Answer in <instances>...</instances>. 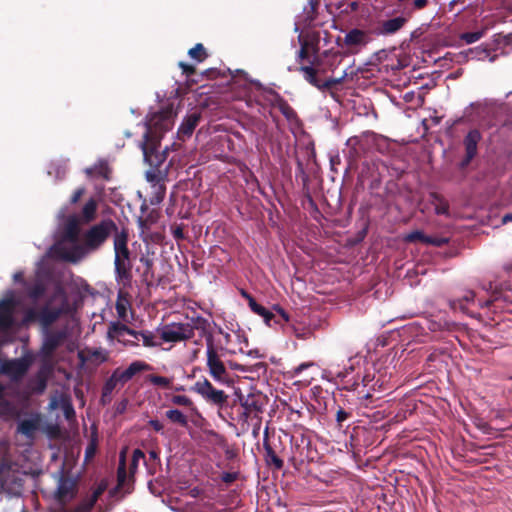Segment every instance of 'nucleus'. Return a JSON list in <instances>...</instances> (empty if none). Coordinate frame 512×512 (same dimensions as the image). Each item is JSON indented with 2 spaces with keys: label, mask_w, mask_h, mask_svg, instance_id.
I'll list each match as a JSON object with an SVG mask.
<instances>
[{
  "label": "nucleus",
  "mask_w": 512,
  "mask_h": 512,
  "mask_svg": "<svg viewBox=\"0 0 512 512\" xmlns=\"http://www.w3.org/2000/svg\"><path fill=\"white\" fill-rule=\"evenodd\" d=\"M201 119V113L194 111L188 114L178 128V137L181 140L189 138Z\"/></svg>",
  "instance_id": "f3484780"
},
{
  "label": "nucleus",
  "mask_w": 512,
  "mask_h": 512,
  "mask_svg": "<svg viewBox=\"0 0 512 512\" xmlns=\"http://www.w3.org/2000/svg\"><path fill=\"white\" fill-rule=\"evenodd\" d=\"M206 354L207 367L209 369L211 377L216 381H221L223 377L226 375L227 370L217 353L214 343H210L209 339Z\"/></svg>",
  "instance_id": "9b49d317"
},
{
  "label": "nucleus",
  "mask_w": 512,
  "mask_h": 512,
  "mask_svg": "<svg viewBox=\"0 0 512 512\" xmlns=\"http://www.w3.org/2000/svg\"><path fill=\"white\" fill-rule=\"evenodd\" d=\"M53 373V367L48 363H43L36 374L31 377L27 383V389L30 394L41 395L47 388L48 379Z\"/></svg>",
  "instance_id": "1a4fd4ad"
},
{
  "label": "nucleus",
  "mask_w": 512,
  "mask_h": 512,
  "mask_svg": "<svg viewBox=\"0 0 512 512\" xmlns=\"http://www.w3.org/2000/svg\"><path fill=\"white\" fill-rule=\"evenodd\" d=\"M65 312L64 305L51 307L45 304L40 309L28 308L23 316V323L30 324L38 322L43 328L48 329Z\"/></svg>",
  "instance_id": "39448f33"
},
{
  "label": "nucleus",
  "mask_w": 512,
  "mask_h": 512,
  "mask_svg": "<svg viewBox=\"0 0 512 512\" xmlns=\"http://www.w3.org/2000/svg\"><path fill=\"white\" fill-rule=\"evenodd\" d=\"M471 58L477 60H486L493 61L495 56H491V50L487 47H477L475 49L469 50Z\"/></svg>",
  "instance_id": "e433bc0d"
},
{
  "label": "nucleus",
  "mask_w": 512,
  "mask_h": 512,
  "mask_svg": "<svg viewBox=\"0 0 512 512\" xmlns=\"http://www.w3.org/2000/svg\"><path fill=\"white\" fill-rule=\"evenodd\" d=\"M120 385V379L117 374V371H113L111 376L105 381L102 391H101V403L103 405H106L111 402L112 400V393L114 389Z\"/></svg>",
  "instance_id": "412c9836"
},
{
  "label": "nucleus",
  "mask_w": 512,
  "mask_h": 512,
  "mask_svg": "<svg viewBox=\"0 0 512 512\" xmlns=\"http://www.w3.org/2000/svg\"><path fill=\"white\" fill-rule=\"evenodd\" d=\"M145 457V454L143 451H141L140 449H135L133 451V456H132V465L135 466L137 464V462L139 461V459H143Z\"/></svg>",
  "instance_id": "69168bd1"
},
{
  "label": "nucleus",
  "mask_w": 512,
  "mask_h": 512,
  "mask_svg": "<svg viewBox=\"0 0 512 512\" xmlns=\"http://www.w3.org/2000/svg\"><path fill=\"white\" fill-rule=\"evenodd\" d=\"M191 391L201 396L206 403L216 406L219 409L224 408L228 404V394H226L224 390L214 387L205 377L196 381L191 387Z\"/></svg>",
  "instance_id": "423d86ee"
},
{
  "label": "nucleus",
  "mask_w": 512,
  "mask_h": 512,
  "mask_svg": "<svg viewBox=\"0 0 512 512\" xmlns=\"http://www.w3.org/2000/svg\"><path fill=\"white\" fill-rule=\"evenodd\" d=\"M448 243H449V238H447V237L428 236L426 239L427 245H432L435 247H443Z\"/></svg>",
  "instance_id": "de8ad7c7"
},
{
  "label": "nucleus",
  "mask_w": 512,
  "mask_h": 512,
  "mask_svg": "<svg viewBox=\"0 0 512 512\" xmlns=\"http://www.w3.org/2000/svg\"><path fill=\"white\" fill-rule=\"evenodd\" d=\"M370 41L368 32L354 28L350 30L344 38V43L349 46H365Z\"/></svg>",
  "instance_id": "6ab92c4d"
},
{
  "label": "nucleus",
  "mask_w": 512,
  "mask_h": 512,
  "mask_svg": "<svg viewBox=\"0 0 512 512\" xmlns=\"http://www.w3.org/2000/svg\"><path fill=\"white\" fill-rule=\"evenodd\" d=\"M129 232L126 228L119 229L113 237L115 280L123 287L132 283V259L128 247Z\"/></svg>",
  "instance_id": "7ed1b4c3"
},
{
  "label": "nucleus",
  "mask_w": 512,
  "mask_h": 512,
  "mask_svg": "<svg viewBox=\"0 0 512 512\" xmlns=\"http://www.w3.org/2000/svg\"><path fill=\"white\" fill-rule=\"evenodd\" d=\"M76 489V482L64 475H61L57 489L55 491V498L60 503H65L67 500L73 498Z\"/></svg>",
  "instance_id": "4468645a"
},
{
  "label": "nucleus",
  "mask_w": 512,
  "mask_h": 512,
  "mask_svg": "<svg viewBox=\"0 0 512 512\" xmlns=\"http://www.w3.org/2000/svg\"><path fill=\"white\" fill-rule=\"evenodd\" d=\"M147 381L150 382L154 386L162 387V388H171L172 387V379L164 376L150 374L147 376Z\"/></svg>",
  "instance_id": "c9c22d12"
},
{
  "label": "nucleus",
  "mask_w": 512,
  "mask_h": 512,
  "mask_svg": "<svg viewBox=\"0 0 512 512\" xmlns=\"http://www.w3.org/2000/svg\"><path fill=\"white\" fill-rule=\"evenodd\" d=\"M428 329L432 332L436 331H443V330H449L450 324L447 321H429L428 323Z\"/></svg>",
  "instance_id": "49530a36"
},
{
  "label": "nucleus",
  "mask_w": 512,
  "mask_h": 512,
  "mask_svg": "<svg viewBox=\"0 0 512 512\" xmlns=\"http://www.w3.org/2000/svg\"><path fill=\"white\" fill-rule=\"evenodd\" d=\"M171 403L178 406L191 407L193 405L192 400L185 395H173L171 397Z\"/></svg>",
  "instance_id": "c03bdc74"
},
{
  "label": "nucleus",
  "mask_w": 512,
  "mask_h": 512,
  "mask_svg": "<svg viewBox=\"0 0 512 512\" xmlns=\"http://www.w3.org/2000/svg\"><path fill=\"white\" fill-rule=\"evenodd\" d=\"M37 429V422L33 419L22 420L18 425V432L28 437L32 436Z\"/></svg>",
  "instance_id": "473e14b6"
},
{
  "label": "nucleus",
  "mask_w": 512,
  "mask_h": 512,
  "mask_svg": "<svg viewBox=\"0 0 512 512\" xmlns=\"http://www.w3.org/2000/svg\"><path fill=\"white\" fill-rule=\"evenodd\" d=\"M358 400L360 403V406L368 408L370 407V403L372 402L373 395L371 393H365L361 394V392H358Z\"/></svg>",
  "instance_id": "6e6d98bb"
},
{
  "label": "nucleus",
  "mask_w": 512,
  "mask_h": 512,
  "mask_svg": "<svg viewBox=\"0 0 512 512\" xmlns=\"http://www.w3.org/2000/svg\"><path fill=\"white\" fill-rule=\"evenodd\" d=\"M482 140V134L478 129H471L463 138L465 154L459 162V168L465 169L478 155V146Z\"/></svg>",
  "instance_id": "6e6552de"
},
{
  "label": "nucleus",
  "mask_w": 512,
  "mask_h": 512,
  "mask_svg": "<svg viewBox=\"0 0 512 512\" xmlns=\"http://www.w3.org/2000/svg\"><path fill=\"white\" fill-rule=\"evenodd\" d=\"M118 230L117 224L112 219L101 220L87 229L82 236V244L74 245L64 253L63 258L70 262H77L86 253L98 251Z\"/></svg>",
  "instance_id": "f257e3e1"
},
{
  "label": "nucleus",
  "mask_w": 512,
  "mask_h": 512,
  "mask_svg": "<svg viewBox=\"0 0 512 512\" xmlns=\"http://www.w3.org/2000/svg\"><path fill=\"white\" fill-rule=\"evenodd\" d=\"M352 413L349 411L344 410L343 408L339 407V409L336 412V422L339 427H342L343 423L351 418Z\"/></svg>",
  "instance_id": "09e8293b"
},
{
  "label": "nucleus",
  "mask_w": 512,
  "mask_h": 512,
  "mask_svg": "<svg viewBox=\"0 0 512 512\" xmlns=\"http://www.w3.org/2000/svg\"><path fill=\"white\" fill-rule=\"evenodd\" d=\"M406 23V18L395 17L389 20H385L381 23L379 33L383 35L394 34L399 31Z\"/></svg>",
  "instance_id": "5701e85b"
},
{
  "label": "nucleus",
  "mask_w": 512,
  "mask_h": 512,
  "mask_svg": "<svg viewBox=\"0 0 512 512\" xmlns=\"http://www.w3.org/2000/svg\"><path fill=\"white\" fill-rule=\"evenodd\" d=\"M149 426H151L156 432H163L164 425L157 419H151L148 422Z\"/></svg>",
  "instance_id": "0e129e2a"
},
{
  "label": "nucleus",
  "mask_w": 512,
  "mask_h": 512,
  "mask_svg": "<svg viewBox=\"0 0 512 512\" xmlns=\"http://www.w3.org/2000/svg\"><path fill=\"white\" fill-rule=\"evenodd\" d=\"M0 489L3 491H9V475L0 474Z\"/></svg>",
  "instance_id": "e2e57ef3"
},
{
  "label": "nucleus",
  "mask_w": 512,
  "mask_h": 512,
  "mask_svg": "<svg viewBox=\"0 0 512 512\" xmlns=\"http://www.w3.org/2000/svg\"><path fill=\"white\" fill-rule=\"evenodd\" d=\"M28 369L29 362L19 358L4 361L0 366V373L9 376L13 381H18L27 373Z\"/></svg>",
  "instance_id": "ddd939ff"
},
{
  "label": "nucleus",
  "mask_w": 512,
  "mask_h": 512,
  "mask_svg": "<svg viewBox=\"0 0 512 512\" xmlns=\"http://www.w3.org/2000/svg\"><path fill=\"white\" fill-rule=\"evenodd\" d=\"M165 416L168 420H170L172 423L178 424L182 427H186L188 425V419L187 416L184 415L180 410L178 409H170L165 412Z\"/></svg>",
  "instance_id": "7c9ffc66"
},
{
  "label": "nucleus",
  "mask_w": 512,
  "mask_h": 512,
  "mask_svg": "<svg viewBox=\"0 0 512 512\" xmlns=\"http://www.w3.org/2000/svg\"><path fill=\"white\" fill-rule=\"evenodd\" d=\"M152 159L153 163L147 161L151 168L145 173L146 180L151 184V187L165 183L167 178V169L162 170L160 168L164 162L165 156L163 154H157L156 152H153Z\"/></svg>",
  "instance_id": "f8f14e48"
},
{
  "label": "nucleus",
  "mask_w": 512,
  "mask_h": 512,
  "mask_svg": "<svg viewBox=\"0 0 512 512\" xmlns=\"http://www.w3.org/2000/svg\"><path fill=\"white\" fill-rule=\"evenodd\" d=\"M429 1L428 0H414L412 2V6L413 8L412 9H409L408 7H405V11L408 15L412 14V12L414 10H422L424 9L427 5H428Z\"/></svg>",
  "instance_id": "3c124183"
},
{
  "label": "nucleus",
  "mask_w": 512,
  "mask_h": 512,
  "mask_svg": "<svg viewBox=\"0 0 512 512\" xmlns=\"http://www.w3.org/2000/svg\"><path fill=\"white\" fill-rule=\"evenodd\" d=\"M140 339L145 347H156L160 345L155 339V334L149 330H143L140 333Z\"/></svg>",
  "instance_id": "58836bf2"
},
{
  "label": "nucleus",
  "mask_w": 512,
  "mask_h": 512,
  "mask_svg": "<svg viewBox=\"0 0 512 512\" xmlns=\"http://www.w3.org/2000/svg\"><path fill=\"white\" fill-rule=\"evenodd\" d=\"M268 326H271V321L276 319V314L265 308L263 315H260Z\"/></svg>",
  "instance_id": "680f3d73"
},
{
  "label": "nucleus",
  "mask_w": 512,
  "mask_h": 512,
  "mask_svg": "<svg viewBox=\"0 0 512 512\" xmlns=\"http://www.w3.org/2000/svg\"><path fill=\"white\" fill-rule=\"evenodd\" d=\"M86 192V189L85 187H79L77 188L73 194L71 195L70 197V204L72 205H75L79 202V200L81 199V197L85 194Z\"/></svg>",
  "instance_id": "13d9d810"
},
{
  "label": "nucleus",
  "mask_w": 512,
  "mask_h": 512,
  "mask_svg": "<svg viewBox=\"0 0 512 512\" xmlns=\"http://www.w3.org/2000/svg\"><path fill=\"white\" fill-rule=\"evenodd\" d=\"M238 477V472H223L221 474V480L228 485L236 481Z\"/></svg>",
  "instance_id": "4d7b16f0"
},
{
  "label": "nucleus",
  "mask_w": 512,
  "mask_h": 512,
  "mask_svg": "<svg viewBox=\"0 0 512 512\" xmlns=\"http://www.w3.org/2000/svg\"><path fill=\"white\" fill-rule=\"evenodd\" d=\"M248 306L257 315H263V313L265 311V307L258 304L254 298L250 299Z\"/></svg>",
  "instance_id": "052dcab7"
},
{
  "label": "nucleus",
  "mask_w": 512,
  "mask_h": 512,
  "mask_svg": "<svg viewBox=\"0 0 512 512\" xmlns=\"http://www.w3.org/2000/svg\"><path fill=\"white\" fill-rule=\"evenodd\" d=\"M175 116L173 105H168L159 112L153 113L147 120L142 143L143 155L146 161L153 163V152H156L163 134L173 127Z\"/></svg>",
  "instance_id": "f03ea898"
},
{
  "label": "nucleus",
  "mask_w": 512,
  "mask_h": 512,
  "mask_svg": "<svg viewBox=\"0 0 512 512\" xmlns=\"http://www.w3.org/2000/svg\"><path fill=\"white\" fill-rule=\"evenodd\" d=\"M188 55L199 63L203 62L208 57V53L201 43H197L193 48H191L188 51Z\"/></svg>",
  "instance_id": "f704fd0d"
},
{
  "label": "nucleus",
  "mask_w": 512,
  "mask_h": 512,
  "mask_svg": "<svg viewBox=\"0 0 512 512\" xmlns=\"http://www.w3.org/2000/svg\"><path fill=\"white\" fill-rule=\"evenodd\" d=\"M45 291V285L41 281H37L28 288L27 293L30 299L36 301L44 295Z\"/></svg>",
  "instance_id": "4c0bfd02"
},
{
  "label": "nucleus",
  "mask_w": 512,
  "mask_h": 512,
  "mask_svg": "<svg viewBox=\"0 0 512 512\" xmlns=\"http://www.w3.org/2000/svg\"><path fill=\"white\" fill-rule=\"evenodd\" d=\"M270 105L274 108H277L282 115L286 118L287 121L299 122L298 115L296 111L290 106V104L277 92L272 93V98L270 99Z\"/></svg>",
  "instance_id": "2eb2a0df"
},
{
  "label": "nucleus",
  "mask_w": 512,
  "mask_h": 512,
  "mask_svg": "<svg viewBox=\"0 0 512 512\" xmlns=\"http://www.w3.org/2000/svg\"><path fill=\"white\" fill-rule=\"evenodd\" d=\"M161 339L165 342L176 343L183 341V336L180 333L178 325L174 324L172 326H167L162 330Z\"/></svg>",
  "instance_id": "bb28decb"
},
{
  "label": "nucleus",
  "mask_w": 512,
  "mask_h": 512,
  "mask_svg": "<svg viewBox=\"0 0 512 512\" xmlns=\"http://www.w3.org/2000/svg\"><path fill=\"white\" fill-rule=\"evenodd\" d=\"M483 34V31L465 32L461 35V39L467 44H472L482 38Z\"/></svg>",
  "instance_id": "37998d69"
},
{
  "label": "nucleus",
  "mask_w": 512,
  "mask_h": 512,
  "mask_svg": "<svg viewBox=\"0 0 512 512\" xmlns=\"http://www.w3.org/2000/svg\"><path fill=\"white\" fill-rule=\"evenodd\" d=\"M18 306L14 293L9 292L0 300V334H7L15 325V311Z\"/></svg>",
  "instance_id": "0eeeda50"
},
{
  "label": "nucleus",
  "mask_w": 512,
  "mask_h": 512,
  "mask_svg": "<svg viewBox=\"0 0 512 512\" xmlns=\"http://www.w3.org/2000/svg\"><path fill=\"white\" fill-rule=\"evenodd\" d=\"M177 325L181 335L183 336V341L194 337L195 327L193 323H178Z\"/></svg>",
  "instance_id": "a19ab883"
},
{
  "label": "nucleus",
  "mask_w": 512,
  "mask_h": 512,
  "mask_svg": "<svg viewBox=\"0 0 512 512\" xmlns=\"http://www.w3.org/2000/svg\"><path fill=\"white\" fill-rule=\"evenodd\" d=\"M140 262L145 266V271H144V273H143V276H144L145 278H147V277H148V275H149V274L151 273V271H152V267H153V260H152V259H150V258H148V257H144V256H142V257L140 258Z\"/></svg>",
  "instance_id": "bf43d9fd"
},
{
  "label": "nucleus",
  "mask_w": 512,
  "mask_h": 512,
  "mask_svg": "<svg viewBox=\"0 0 512 512\" xmlns=\"http://www.w3.org/2000/svg\"><path fill=\"white\" fill-rule=\"evenodd\" d=\"M171 232L176 240H183L185 238L184 228L182 224H175L171 226Z\"/></svg>",
  "instance_id": "5fc2aeb1"
},
{
  "label": "nucleus",
  "mask_w": 512,
  "mask_h": 512,
  "mask_svg": "<svg viewBox=\"0 0 512 512\" xmlns=\"http://www.w3.org/2000/svg\"><path fill=\"white\" fill-rule=\"evenodd\" d=\"M273 309L276 312L275 323L281 324L282 322L287 323L290 320L289 314L279 305H275Z\"/></svg>",
  "instance_id": "a18cd8bd"
},
{
  "label": "nucleus",
  "mask_w": 512,
  "mask_h": 512,
  "mask_svg": "<svg viewBox=\"0 0 512 512\" xmlns=\"http://www.w3.org/2000/svg\"><path fill=\"white\" fill-rule=\"evenodd\" d=\"M265 450V461L269 466H273L277 470H281L284 466L283 460L276 454L275 450L271 447L268 440L265 439L263 443Z\"/></svg>",
  "instance_id": "393cba45"
},
{
  "label": "nucleus",
  "mask_w": 512,
  "mask_h": 512,
  "mask_svg": "<svg viewBox=\"0 0 512 512\" xmlns=\"http://www.w3.org/2000/svg\"><path fill=\"white\" fill-rule=\"evenodd\" d=\"M79 235V228L77 220L72 217L68 220L65 227V237L71 242H76Z\"/></svg>",
  "instance_id": "2f4dec72"
},
{
  "label": "nucleus",
  "mask_w": 512,
  "mask_h": 512,
  "mask_svg": "<svg viewBox=\"0 0 512 512\" xmlns=\"http://www.w3.org/2000/svg\"><path fill=\"white\" fill-rule=\"evenodd\" d=\"M240 401L247 416L263 411V399L261 395L248 394L246 397L241 398Z\"/></svg>",
  "instance_id": "a211bd4d"
},
{
  "label": "nucleus",
  "mask_w": 512,
  "mask_h": 512,
  "mask_svg": "<svg viewBox=\"0 0 512 512\" xmlns=\"http://www.w3.org/2000/svg\"><path fill=\"white\" fill-rule=\"evenodd\" d=\"M126 334H132L130 327L126 324L115 322L109 327V335L116 337L119 342L126 346H137L138 343L136 341H129V339L124 338Z\"/></svg>",
  "instance_id": "aec40b11"
},
{
  "label": "nucleus",
  "mask_w": 512,
  "mask_h": 512,
  "mask_svg": "<svg viewBox=\"0 0 512 512\" xmlns=\"http://www.w3.org/2000/svg\"><path fill=\"white\" fill-rule=\"evenodd\" d=\"M152 188V196L150 202L152 205L159 204L163 201L166 194V186L165 183L154 185Z\"/></svg>",
  "instance_id": "72a5a7b5"
},
{
  "label": "nucleus",
  "mask_w": 512,
  "mask_h": 512,
  "mask_svg": "<svg viewBox=\"0 0 512 512\" xmlns=\"http://www.w3.org/2000/svg\"><path fill=\"white\" fill-rule=\"evenodd\" d=\"M195 330L200 331L201 336L205 337L206 345L208 346V339L213 343V335L210 331V323L207 319L198 316L192 320Z\"/></svg>",
  "instance_id": "a878e982"
},
{
  "label": "nucleus",
  "mask_w": 512,
  "mask_h": 512,
  "mask_svg": "<svg viewBox=\"0 0 512 512\" xmlns=\"http://www.w3.org/2000/svg\"><path fill=\"white\" fill-rule=\"evenodd\" d=\"M97 447H98L97 434L93 433L91 435V439L89 441V444L87 445V447L85 449V458L87 460L94 457V455L96 454V451H97Z\"/></svg>",
  "instance_id": "79ce46f5"
},
{
  "label": "nucleus",
  "mask_w": 512,
  "mask_h": 512,
  "mask_svg": "<svg viewBox=\"0 0 512 512\" xmlns=\"http://www.w3.org/2000/svg\"><path fill=\"white\" fill-rule=\"evenodd\" d=\"M475 293L473 291H467L461 298L453 299L449 301L450 307L453 310H461L462 312L467 311L466 304L473 302Z\"/></svg>",
  "instance_id": "c85d7f7f"
},
{
  "label": "nucleus",
  "mask_w": 512,
  "mask_h": 512,
  "mask_svg": "<svg viewBox=\"0 0 512 512\" xmlns=\"http://www.w3.org/2000/svg\"><path fill=\"white\" fill-rule=\"evenodd\" d=\"M67 338V332L65 330L46 331L41 346V355L50 359L56 349L60 347Z\"/></svg>",
  "instance_id": "9d476101"
},
{
  "label": "nucleus",
  "mask_w": 512,
  "mask_h": 512,
  "mask_svg": "<svg viewBox=\"0 0 512 512\" xmlns=\"http://www.w3.org/2000/svg\"><path fill=\"white\" fill-rule=\"evenodd\" d=\"M151 366L143 361H134L132 362L127 369L121 370L120 368H116L117 374L120 379V386H124L127 382H129L137 373L142 371L150 370Z\"/></svg>",
  "instance_id": "dca6fc26"
},
{
  "label": "nucleus",
  "mask_w": 512,
  "mask_h": 512,
  "mask_svg": "<svg viewBox=\"0 0 512 512\" xmlns=\"http://www.w3.org/2000/svg\"><path fill=\"white\" fill-rule=\"evenodd\" d=\"M178 66L181 68L182 73L184 75H186L187 77H190V76H192V75H194L196 73L195 66H193L191 64H188V63H185L183 61H180L178 63Z\"/></svg>",
  "instance_id": "864d4df0"
},
{
  "label": "nucleus",
  "mask_w": 512,
  "mask_h": 512,
  "mask_svg": "<svg viewBox=\"0 0 512 512\" xmlns=\"http://www.w3.org/2000/svg\"><path fill=\"white\" fill-rule=\"evenodd\" d=\"M429 197L437 215H444L446 217L450 216L449 202L443 195L437 192H430Z\"/></svg>",
  "instance_id": "4be33fe9"
},
{
  "label": "nucleus",
  "mask_w": 512,
  "mask_h": 512,
  "mask_svg": "<svg viewBox=\"0 0 512 512\" xmlns=\"http://www.w3.org/2000/svg\"><path fill=\"white\" fill-rule=\"evenodd\" d=\"M98 202L95 198L91 197L83 206L80 214V220L89 224L95 220L97 215Z\"/></svg>",
  "instance_id": "b1692460"
},
{
  "label": "nucleus",
  "mask_w": 512,
  "mask_h": 512,
  "mask_svg": "<svg viewBox=\"0 0 512 512\" xmlns=\"http://www.w3.org/2000/svg\"><path fill=\"white\" fill-rule=\"evenodd\" d=\"M110 168L108 164L104 161L99 162L93 167H89L85 170V173L91 177H101L103 179L108 180L110 175Z\"/></svg>",
  "instance_id": "cd10ccee"
},
{
  "label": "nucleus",
  "mask_w": 512,
  "mask_h": 512,
  "mask_svg": "<svg viewBox=\"0 0 512 512\" xmlns=\"http://www.w3.org/2000/svg\"><path fill=\"white\" fill-rule=\"evenodd\" d=\"M203 489L200 487H193L189 490L188 495L192 498H198L203 494Z\"/></svg>",
  "instance_id": "774afa93"
},
{
  "label": "nucleus",
  "mask_w": 512,
  "mask_h": 512,
  "mask_svg": "<svg viewBox=\"0 0 512 512\" xmlns=\"http://www.w3.org/2000/svg\"><path fill=\"white\" fill-rule=\"evenodd\" d=\"M427 237L428 235H425L422 231L414 230L406 234L403 239L406 243H415L419 241L426 244Z\"/></svg>",
  "instance_id": "ea45409f"
},
{
  "label": "nucleus",
  "mask_w": 512,
  "mask_h": 512,
  "mask_svg": "<svg viewBox=\"0 0 512 512\" xmlns=\"http://www.w3.org/2000/svg\"><path fill=\"white\" fill-rule=\"evenodd\" d=\"M315 453L310 433L303 428L296 429L291 436V464L295 468H300L305 462L313 461Z\"/></svg>",
  "instance_id": "20e7f679"
},
{
  "label": "nucleus",
  "mask_w": 512,
  "mask_h": 512,
  "mask_svg": "<svg viewBox=\"0 0 512 512\" xmlns=\"http://www.w3.org/2000/svg\"><path fill=\"white\" fill-rule=\"evenodd\" d=\"M345 75L346 74H344L340 78H329V79H327L326 81L321 83V89L320 90L324 91V90H327V89H331L332 87L340 84L342 82V80L345 78Z\"/></svg>",
  "instance_id": "8fccbe9b"
},
{
  "label": "nucleus",
  "mask_w": 512,
  "mask_h": 512,
  "mask_svg": "<svg viewBox=\"0 0 512 512\" xmlns=\"http://www.w3.org/2000/svg\"><path fill=\"white\" fill-rule=\"evenodd\" d=\"M117 478H118V486H121L124 481L126 480V468H125V461L124 458L121 459L118 471H117Z\"/></svg>",
  "instance_id": "603ef678"
},
{
  "label": "nucleus",
  "mask_w": 512,
  "mask_h": 512,
  "mask_svg": "<svg viewBox=\"0 0 512 512\" xmlns=\"http://www.w3.org/2000/svg\"><path fill=\"white\" fill-rule=\"evenodd\" d=\"M300 71L304 73L305 80L314 87L321 89L322 81L317 77V71L312 66H301Z\"/></svg>",
  "instance_id": "c756f323"
},
{
  "label": "nucleus",
  "mask_w": 512,
  "mask_h": 512,
  "mask_svg": "<svg viewBox=\"0 0 512 512\" xmlns=\"http://www.w3.org/2000/svg\"><path fill=\"white\" fill-rule=\"evenodd\" d=\"M308 57H309L308 46H307V43H304V44H302V46L298 52V58L303 60V59H307Z\"/></svg>",
  "instance_id": "338daca9"
}]
</instances>
